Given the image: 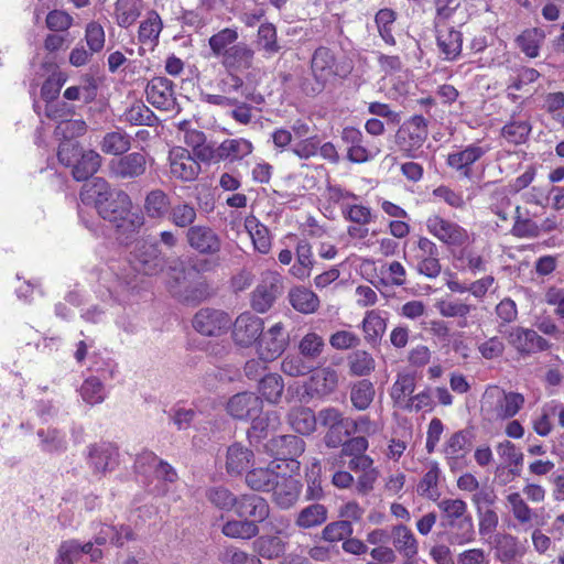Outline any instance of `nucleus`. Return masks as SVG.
Here are the masks:
<instances>
[{"mask_svg": "<svg viewBox=\"0 0 564 564\" xmlns=\"http://www.w3.org/2000/svg\"><path fill=\"white\" fill-rule=\"evenodd\" d=\"M79 197L85 205L93 204L98 215L113 224L120 234H134L144 223L141 214L131 212L130 196L122 189L112 188L102 177H93L85 183Z\"/></svg>", "mask_w": 564, "mask_h": 564, "instance_id": "obj_1", "label": "nucleus"}, {"mask_svg": "<svg viewBox=\"0 0 564 564\" xmlns=\"http://www.w3.org/2000/svg\"><path fill=\"white\" fill-rule=\"evenodd\" d=\"M184 237L187 247L195 252L187 261L189 272L203 275L216 272L221 267L223 239L213 227L200 224L191 226Z\"/></svg>", "mask_w": 564, "mask_h": 564, "instance_id": "obj_2", "label": "nucleus"}, {"mask_svg": "<svg viewBox=\"0 0 564 564\" xmlns=\"http://www.w3.org/2000/svg\"><path fill=\"white\" fill-rule=\"evenodd\" d=\"M167 290L174 300L191 307H196L215 295L212 284L206 279L186 281L184 268L171 278Z\"/></svg>", "mask_w": 564, "mask_h": 564, "instance_id": "obj_3", "label": "nucleus"}, {"mask_svg": "<svg viewBox=\"0 0 564 564\" xmlns=\"http://www.w3.org/2000/svg\"><path fill=\"white\" fill-rule=\"evenodd\" d=\"M427 134L426 119L421 115H414L398 129L395 143L403 153V156L419 159L423 153L421 148L426 141Z\"/></svg>", "mask_w": 564, "mask_h": 564, "instance_id": "obj_4", "label": "nucleus"}, {"mask_svg": "<svg viewBox=\"0 0 564 564\" xmlns=\"http://www.w3.org/2000/svg\"><path fill=\"white\" fill-rule=\"evenodd\" d=\"M305 449V442L297 435L272 436L264 445V453L275 460L290 462L288 467L293 471L299 469L300 457Z\"/></svg>", "mask_w": 564, "mask_h": 564, "instance_id": "obj_5", "label": "nucleus"}, {"mask_svg": "<svg viewBox=\"0 0 564 564\" xmlns=\"http://www.w3.org/2000/svg\"><path fill=\"white\" fill-rule=\"evenodd\" d=\"M319 425L326 429L324 444L328 448H338L345 437L350 436V417L337 408L328 406L318 411Z\"/></svg>", "mask_w": 564, "mask_h": 564, "instance_id": "obj_6", "label": "nucleus"}, {"mask_svg": "<svg viewBox=\"0 0 564 564\" xmlns=\"http://www.w3.org/2000/svg\"><path fill=\"white\" fill-rule=\"evenodd\" d=\"M192 326L202 336L218 337L231 328V317L224 310L206 306L194 314Z\"/></svg>", "mask_w": 564, "mask_h": 564, "instance_id": "obj_7", "label": "nucleus"}, {"mask_svg": "<svg viewBox=\"0 0 564 564\" xmlns=\"http://www.w3.org/2000/svg\"><path fill=\"white\" fill-rule=\"evenodd\" d=\"M283 279L278 272L265 271L251 293V307L257 313H267L283 293Z\"/></svg>", "mask_w": 564, "mask_h": 564, "instance_id": "obj_8", "label": "nucleus"}, {"mask_svg": "<svg viewBox=\"0 0 564 564\" xmlns=\"http://www.w3.org/2000/svg\"><path fill=\"white\" fill-rule=\"evenodd\" d=\"M131 263L138 272L152 276L164 270L166 257L161 251L158 242L142 240L138 242L132 252Z\"/></svg>", "mask_w": 564, "mask_h": 564, "instance_id": "obj_9", "label": "nucleus"}, {"mask_svg": "<svg viewBox=\"0 0 564 564\" xmlns=\"http://www.w3.org/2000/svg\"><path fill=\"white\" fill-rule=\"evenodd\" d=\"M231 337L234 343L241 348H249L253 345L258 346L263 329L264 322L261 317L243 312L231 321Z\"/></svg>", "mask_w": 564, "mask_h": 564, "instance_id": "obj_10", "label": "nucleus"}, {"mask_svg": "<svg viewBox=\"0 0 564 564\" xmlns=\"http://www.w3.org/2000/svg\"><path fill=\"white\" fill-rule=\"evenodd\" d=\"M339 375L333 367H324L313 372L304 384L302 400L308 402L313 399H324L333 394L338 388Z\"/></svg>", "mask_w": 564, "mask_h": 564, "instance_id": "obj_11", "label": "nucleus"}, {"mask_svg": "<svg viewBox=\"0 0 564 564\" xmlns=\"http://www.w3.org/2000/svg\"><path fill=\"white\" fill-rule=\"evenodd\" d=\"M290 344V335L282 323H276L268 330H263L258 340L257 352L263 361H273L279 358Z\"/></svg>", "mask_w": 564, "mask_h": 564, "instance_id": "obj_12", "label": "nucleus"}, {"mask_svg": "<svg viewBox=\"0 0 564 564\" xmlns=\"http://www.w3.org/2000/svg\"><path fill=\"white\" fill-rule=\"evenodd\" d=\"M145 94L147 100L156 109L173 111L177 106L174 84L166 77L156 76L149 80Z\"/></svg>", "mask_w": 564, "mask_h": 564, "instance_id": "obj_13", "label": "nucleus"}, {"mask_svg": "<svg viewBox=\"0 0 564 564\" xmlns=\"http://www.w3.org/2000/svg\"><path fill=\"white\" fill-rule=\"evenodd\" d=\"M234 511L238 518L259 525L269 518L270 506L267 499L257 494H243L238 496Z\"/></svg>", "mask_w": 564, "mask_h": 564, "instance_id": "obj_14", "label": "nucleus"}, {"mask_svg": "<svg viewBox=\"0 0 564 564\" xmlns=\"http://www.w3.org/2000/svg\"><path fill=\"white\" fill-rule=\"evenodd\" d=\"M110 173L120 180L141 177L147 171V158L141 152L123 153L109 163Z\"/></svg>", "mask_w": 564, "mask_h": 564, "instance_id": "obj_15", "label": "nucleus"}, {"mask_svg": "<svg viewBox=\"0 0 564 564\" xmlns=\"http://www.w3.org/2000/svg\"><path fill=\"white\" fill-rule=\"evenodd\" d=\"M263 400L254 392H239L234 394L227 402V413L236 420H248L261 414Z\"/></svg>", "mask_w": 564, "mask_h": 564, "instance_id": "obj_16", "label": "nucleus"}, {"mask_svg": "<svg viewBox=\"0 0 564 564\" xmlns=\"http://www.w3.org/2000/svg\"><path fill=\"white\" fill-rule=\"evenodd\" d=\"M426 227L433 236L448 246H462L468 240V234L463 227L437 215L427 218Z\"/></svg>", "mask_w": 564, "mask_h": 564, "instance_id": "obj_17", "label": "nucleus"}, {"mask_svg": "<svg viewBox=\"0 0 564 564\" xmlns=\"http://www.w3.org/2000/svg\"><path fill=\"white\" fill-rule=\"evenodd\" d=\"M340 141L347 151V160L362 164L370 161L373 155L368 149L362 132L355 127H345L340 132Z\"/></svg>", "mask_w": 564, "mask_h": 564, "instance_id": "obj_18", "label": "nucleus"}, {"mask_svg": "<svg viewBox=\"0 0 564 564\" xmlns=\"http://www.w3.org/2000/svg\"><path fill=\"white\" fill-rule=\"evenodd\" d=\"M508 341L521 355H531L550 348L549 341L535 330L523 327L513 328L508 335Z\"/></svg>", "mask_w": 564, "mask_h": 564, "instance_id": "obj_19", "label": "nucleus"}, {"mask_svg": "<svg viewBox=\"0 0 564 564\" xmlns=\"http://www.w3.org/2000/svg\"><path fill=\"white\" fill-rule=\"evenodd\" d=\"M170 159L171 173L174 177L184 182H192L199 175L200 164L187 149L180 147L174 149Z\"/></svg>", "mask_w": 564, "mask_h": 564, "instance_id": "obj_20", "label": "nucleus"}, {"mask_svg": "<svg viewBox=\"0 0 564 564\" xmlns=\"http://www.w3.org/2000/svg\"><path fill=\"white\" fill-rule=\"evenodd\" d=\"M301 489L302 484L299 479L291 475L279 474L271 489L273 501L281 509H289L297 502Z\"/></svg>", "mask_w": 564, "mask_h": 564, "instance_id": "obj_21", "label": "nucleus"}, {"mask_svg": "<svg viewBox=\"0 0 564 564\" xmlns=\"http://www.w3.org/2000/svg\"><path fill=\"white\" fill-rule=\"evenodd\" d=\"M278 421L276 412H265L251 419V425L247 430L249 445L256 451L264 453V445L269 441L271 427Z\"/></svg>", "mask_w": 564, "mask_h": 564, "instance_id": "obj_22", "label": "nucleus"}, {"mask_svg": "<svg viewBox=\"0 0 564 564\" xmlns=\"http://www.w3.org/2000/svg\"><path fill=\"white\" fill-rule=\"evenodd\" d=\"M311 70L317 73L327 80L335 77H345L349 72L340 70L334 51L327 46H318L311 58Z\"/></svg>", "mask_w": 564, "mask_h": 564, "instance_id": "obj_23", "label": "nucleus"}, {"mask_svg": "<svg viewBox=\"0 0 564 564\" xmlns=\"http://www.w3.org/2000/svg\"><path fill=\"white\" fill-rule=\"evenodd\" d=\"M118 448L110 443L94 444L89 447L88 459L95 473L105 474L118 464Z\"/></svg>", "mask_w": 564, "mask_h": 564, "instance_id": "obj_24", "label": "nucleus"}, {"mask_svg": "<svg viewBox=\"0 0 564 564\" xmlns=\"http://www.w3.org/2000/svg\"><path fill=\"white\" fill-rule=\"evenodd\" d=\"M281 531L276 534H262L254 538L252 542V550L258 555L265 560H278L284 556L286 552V542L280 536Z\"/></svg>", "mask_w": 564, "mask_h": 564, "instance_id": "obj_25", "label": "nucleus"}, {"mask_svg": "<svg viewBox=\"0 0 564 564\" xmlns=\"http://www.w3.org/2000/svg\"><path fill=\"white\" fill-rule=\"evenodd\" d=\"M254 51L245 42H237L221 57V65L227 70L240 72L252 67Z\"/></svg>", "mask_w": 564, "mask_h": 564, "instance_id": "obj_26", "label": "nucleus"}, {"mask_svg": "<svg viewBox=\"0 0 564 564\" xmlns=\"http://www.w3.org/2000/svg\"><path fill=\"white\" fill-rule=\"evenodd\" d=\"M436 43L445 59L455 61L462 53L463 34L453 26L436 29Z\"/></svg>", "mask_w": 564, "mask_h": 564, "instance_id": "obj_27", "label": "nucleus"}, {"mask_svg": "<svg viewBox=\"0 0 564 564\" xmlns=\"http://www.w3.org/2000/svg\"><path fill=\"white\" fill-rule=\"evenodd\" d=\"M253 460V452L241 443H234L227 448L226 470L231 476L241 475Z\"/></svg>", "mask_w": 564, "mask_h": 564, "instance_id": "obj_28", "label": "nucleus"}, {"mask_svg": "<svg viewBox=\"0 0 564 564\" xmlns=\"http://www.w3.org/2000/svg\"><path fill=\"white\" fill-rule=\"evenodd\" d=\"M288 422L291 427L301 435H310L319 423L318 413L305 406H294L288 413Z\"/></svg>", "mask_w": 564, "mask_h": 564, "instance_id": "obj_29", "label": "nucleus"}, {"mask_svg": "<svg viewBox=\"0 0 564 564\" xmlns=\"http://www.w3.org/2000/svg\"><path fill=\"white\" fill-rule=\"evenodd\" d=\"M101 156L94 150H84L75 164L70 166L72 176L77 182H90V177L99 170Z\"/></svg>", "mask_w": 564, "mask_h": 564, "instance_id": "obj_30", "label": "nucleus"}, {"mask_svg": "<svg viewBox=\"0 0 564 564\" xmlns=\"http://www.w3.org/2000/svg\"><path fill=\"white\" fill-rule=\"evenodd\" d=\"M328 519V509L322 503L314 502L304 507L295 517L294 523L299 529L308 530L324 524Z\"/></svg>", "mask_w": 564, "mask_h": 564, "instance_id": "obj_31", "label": "nucleus"}, {"mask_svg": "<svg viewBox=\"0 0 564 564\" xmlns=\"http://www.w3.org/2000/svg\"><path fill=\"white\" fill-rule=\"evenodd\" d=\"M171 206L170 196L160 188L149 192L144 199V213L151 219L166 218Z\"/></svg>", "mask_w": 564, "mask_h": 564, "instance_id": "obj_32", "label": "nucleus"}, {"mask_svg": "<svg viewBox=\"0 0 564 564\" xmlns=\"http://www.w3.org/2000/svg\"><path fill=\"white\" fill-rule=\"evenodd\" d=\"M485 154V150L477 145H468L465 150L452 153L447 158L451 167L462 171L466 177L471 176L470 166Z\"/></svg>", "mask_w": 564, "mask_h": 564, "instance_id": "obj_33", "label": "nucleus"}, {"mask_svg": "<svg viewBox=\"0 0 564 564\" xmlns=\"http://www.w3.org/2000/svg\"><path fill=\"white\" fill-rule=\"evenodd\" d=\"M258 391L271 404H279L283 397L284 380L279 373H267L259 378Z\"/></svg>", "mask_w": 564, "mask_h": 564, "instance_id": "obj_34", "label": "nucleus"}, {"mask_svg": "<svg viewBox=\"0 0 564 564\" xmlns=\"http://www.w3.org/2000/svg\"><path fill=\"white\" fill-rule=\"evenodd\" d=\"M253 150L252 143L247 139H226L218 145V161H238L249 155Z\"/></svg>", "mask_w": 564, "mask_h": 564, "instance_id": "obj_35", "label": "nucleus"}, {"mask_svg": "<svg viewBox=\"0 0 564 564\" xmlns=\"http://www.w3.org/2000/svg\"><path fill=\"white\" fill-rule=\"evenodd\" d=\"M292 307L302 314H312L319 306L318 296L305 286H295L289 292Z\"/></svg>", "mask_w": 564, "mask_h": 564, "instance_id": "obj_36", "label": "nucleus"}, {"mask_svg": "<svg viewBox=\"0 0 564 564\" xmlns=\"http://www.w3.org/2000/svg\"><path fill=\"white\" fill-rule=\"evenodd\" d=\"M393 545L395 550L406 560L416 556L419 546L417 541L412 531L404 524H398L392 529Z\"/></svg>", "mask_w": 564, "mask_h": 564, "instance_id": "obj_37", "label": "nucleus"}, {"mask_svg": "<svg viewBox=\"0 0 564 564\" xmlns=\"http://www.w3.org/2000/svg\"><path fill=\"white\" fill-rule=\"evenodd\" d=\"M132 138L123 130L107 132L101 142L100 149L105 154L120 156L131 148Z\"/></svg>", "mask_w": 564, "mask_h": 564, "instance_id": "obj_38", "label": "nucleus"}, {"mask_svg": "<svg viewBox=\"0 0 564 564\" xmlns=\"http://www.w3.org/2000/svg\"><path fill=\"white\" fill-rule=\"evenodd\" d=\"M260 528L254 521L243 519L228 520L223 524L221 533L230 539L251 540L258 536Z\"/></svg>", "mask_w": 564, "mask_h": 564, "instance_id": "obj_39", "label": "nucleus"}, {"mask_svg": "<svg viewBox=\"0 0 564 564\" xmlns=\"http://www.w3.org/2000/svg\"><path fill=\"white\" fill-rule=\"evenodd\" d=\"M278 471L272 467L253 468L246 475V484L254 491H271L275 479L279 478Z\"/></svg>", "mask_w": 564, "mask_h": 564, "instance_id": "obj_40", "label": "nucleus"}, {"mask_svg": "<svg viewBox=\"0 0 564 564\" xmlns=\"http://www.w3.org/2000/svg\"><path fill=\"white\" fill-rule=\"evenodd\" d=\"M387 328V323L383 317L377 311H370L366 314L362 322V329L365 333V339L372 347L380 344L382 335Z\"/></svg>", "mask_w": 564, "mask_h": 564, "instance_id": "obj_41", "label": "nucleus"}, {"mask_svg": "<svg viewBox=\"0 0 564 564\" xmlns=\"http://www.w3.org/2000/svg\"><path fill=\"white\" fill-rule=\"evenodd\" d=\"M197 210L191 203L180 202L172 204L166 219L177 228H189L196 226Z\"/></svg>", "mask_w": 564, "mask_h": 564, "instance_id": "obj_42", "label": "nucleus"}, {"mask_svg": "<svg viewBox=\"0 0 564 564\" xmlns=\"http://www.w3.org/2000/svg\"><path fill=\"white\" fill-rule=\"evenodd\" d=\"M239 37L237 29L224 28L208 40L209 48L215 57H223Z\"/></svg>", "mask_w": 564, "mask_h": 564, "instance_id": "obj_43", "label": "nucleus"}, {"mask_svg": "<svg viewBox=\"0 0 564 564\" xmlns=\"http://www.w3.org/2000/svg\"><path fill=\"white\" fill-rule=\"evenodd\" d=\"M545 39V33L539 28H532L524 30L520 35L516 37L518 47L528 57L534 58L539 56L540 45Z\"/></svg>", "mask_w": 564, "mask_h": 564, "instance_id": "obj_44", "label": "nucleus"}, {"mask_svg": "<svg viewBox=\"0 0 564 564\" xmlns=\"http://www.w3.org/2000/svg\"><path fill=\"white\" fill-rule=\"evenodd\" d=\"M316 365L305 358L302 354L286 355L281 362V370L290 377H303L316 369Z\"/></svg>", "mask_w": 564, "mask_h": 564, "instance_id": "obj_45", "label": "nucleus"}, {"mask_svg": "<svg viewBox=\"0 0 564 564\" xmlns=\"http://www.w3.org/2000/svg\"><path fill=\"white\" fill-rule=\"evenodd\" d=\"M441 469L436 462L431 464L430 469L423 475L417 484L416 491L421 497L429 498L433 501L438 500L441 492L438 490Z\"/></svg>", "mask_w": 564, "mask_h": 564, "instance_id": "obj_46", "label": "nucleus"}, {"mask_svg": "<svg viewBox=\"0 0 564 564\" xmlns=\"http://www.w3.org/2000/svg\"><path fill=\"white\" fill-rule=\"evenodd\" d=\"M475 430L473 426L455 432L447 441L445 453L447 455H457L463 452L462 457L471 451Z\"/></svg>", "mask_w": 564, "mask_h": 564, "instance_id": "obj_47", "label": "nucleus"}, {"mask_svg": "<svg viewBox=\"0 0 564 564\" xmlns=\"http://www.w3.org/2000/svg\"><path fill=\"white\" fill-rule=\"evenodd\" d=\"M297 348L300 354L317 366L325 348V341L318 334L310 332L301 338Z\"/></svg>", "mask_w": 564, "mask_h": 564, "instance_id": "obj_48", "label": "nucleus"}, {"mask_svg": "<svg viewBox=\"0 0 564 564\" xmlns=\"http://www.w3.org/2000/svg\"><path fill=\"white\" fill-rule=\"evenodd\" d=\"M124 120L132 126L153 127L158 123L159 118L143 102H134L124 112Z\"/></svg>", "mask_w": 564, "mask_h": 564, "instance_id": "obj_49", "label": "nucleus"}, {"mask_svg": "<svg viewBox=\"0 0 564 564\" xmlns=\"http://www.w3.org/2000/svg\"><path fill=\"white\" fill-rule=\"evenodd\" d=\"M352 532L351 521L337 520L326 524L317 538L328 543H337L344 542L346 538L351 536Z\"/></svg>", "mask_w": 564, "mask_h": 564, "instance_id": "obj_50", "label": "nucleus"}, {"mask_svg": "<svg viewBox=\"0 0 564 564\" xmlns=\"http://www.w3.org/2000/svg\"><path fill=\"white\" fill-rule=\"evenodd\" d=\"M257 44L269 55L278 54L282 46L278 42L276 28L270 22L262 23L257 33Z\"/></svg>", "mask_w": 564, "mask_h": 564, "instance_id": "obj_51", "label": "nucleus"}, {"mask_svg": "<svg viewBox=\"0 0 564 564\" xmlns=\"http://www.w3.org/2000/svg\"><path fill=\"white\" fill-rule=\"evenodd\" d=\"M162 28L163 23L159 13L154 10L150 11L147 19L139 26V41L143 44L156 43Z\"/></svg>", "mask_w": 564, "mask_h": 564, "instance_id": "obj_52", "label": "nucleus"}, {"mask_svg": "<svg viewBox=\"0 0 564 564\" xmlns=\"http://www.w3.org/2000/svg\"><path fill=\"white\" fill-rule=\"evenodd\" d=\"M305 500L318 502L325 498V491L322 486V468L319 464L312 465L305 475Z\"/></svg>", "mask_w": 564, "mask_h": 564, "instance_id": "obj_53", "label": "nucleus"}, {"mask_svg": "<svg viewBox=\"0 0 564 564\" xmlns=\"http://www.w3.org/2000/svg\"><path fill=\"white\" fill-rule=\"evenodd\" d=\"M456 530L447 533V541L452 545H463L475 540L474 522L470 516L455 522Z\"/></svg>", "mask_w": 564, "mask_h": 564, "instance_id": "obj_54", "label": "nucleus"}, {"mask_svg": "<svg viewBox=\"0 0 564 564\" xmlns=\"http://www.w3.org/2000/svg\"><path fill=\"white\" fill-rule=\"evenodd\" d=\"M348 366L351 375L364 377L375 370L376 361L366 350H356L348 356Z\"/></svg>", "mask_w": 564, "mask_h": 564, "instance_id": "obj_55", "label": "nucleus"}, {"mask_svg": "<svg viewBox=\"0 0 564 564\" xmlns=\"http://www.w3.org/2000/svg\"><path fill=\"white\" fill-rule=\"evenodd\" d=\"M206 498L216 508L230 511L234 510L238 496L224 486H216L206 490Z\"/></svg>", "mask_w": 564, "mask_h": 564, "instance_id": "obj_56", "label": "nucleus"}, {"mask_svg": "<svg viewBox=\"0 0 564 564\" xmlns=\"http://www.w3.org/2000/svg\"><path fill=\"white\" fill-rule=\"evenodd\" d=\"M397 20V13L390 8L380 9L375 17V22L378 28L379 34L382 40L390 45L395 44L394 36L392 34V25Z\"/></svg>", "mask_w": 564, "mask_h": 564, "instance_id": "obj_57", "label": "nucleus"}, {"mask_svg": "<svg viewBox=\"0 0 564 564\" xmlns=\"http://www.w3.org/2000/svg\"><path fill=\"white\" fill-rule=\"evenodd\" d=\"M87 131V124L82 119H63L58 122L54 130L57 138L63 139V142L74 141V139L84 135Z\"/></svg>", "mask_w": 564, "mask_h": 564, "instance_id": "obj_58", "label": "nucleus"}, {"mask_svg": "<svg viewBox=\"0 0 564 564\" xmlns=\"http://www.w3.org/2000/svg\"><path fill=\"white\" fill-rule=\"evenodd\" d=\"M97 84L94 77H88L83 86H70L65 89L63 97L66 100H83L85 105L96 99Z\"/></svg>", "mask_w": 564, "mask_h": 564, "instance_id": "obj_59", "label": "nucleus"}, {"mask_svg": "<svg viewBox=\"0 0 564 564\" xmlns=\"http://www.w3.org/2000/svg\"><path fill=\"white\" fill-rule=\"evenodd\" d=\"M373 397V384L367 379H362L356 383L350 392L351 403L358 410H366L372 402Z\"/></svg>", "mask_w": 564, "mask_h": 564, "instance_id": "obj_60", "label": "nucleus"}, {"mask_svg": "<svg viewBox=\"0 0 564 564\" xmlns=\"http://www.w3.org/2000/svg\"><path fill=\"white\" fill-rule=\"evenodd\" d=\"M437 506L448 520L446 524L442 523L443 527H454L455 522H457L456 520L466 517L467 505L462 499H443Z\"/></svg>", "mask_w": 564, "mask_h": 564, "instance_id": "obj_61", "label": "nucleus"}, {"mask_svg": "<svg viewBox=\"0 0 564 564\" xmlns=\"http://www.w3.org/2000/svg\"><path fill=\"white\" fill-rule=\"evenodd\" d=\"M520 206L516 208L514 224L511 234L518 238H536L541 229L539 225L530 218H522Z\"/></svg>", "mask_w": 564, "mask_h": 564, "instance_id": "obj_62", "label": "nucleus"}, {"mask_svg": "<svg viewBox=\"0 0 564 564\" xmlns=\"http://www.w3.org/2000/svg\"><path fill=\"white\" fill-rule=\"evenodd\" d=\"M502 135L514 144L524 143L531 132V124L528 121H512L503 126Z\"/></svg>", "mask_w": 564, "mask_h": 564, "instance_id": "obj_63", "label": "nucleus"}, {"mask_svg": "<svg viewBox=\"0 0 564 564\" xmlns=\"http://www.w3.org/2000/svg\"><path fill=\"white\" fill-rule=\"evenodd\" d=\"M80 395L89 404H97L105 398L104 384L97 377H89L80 387Z\"/></svg>", "mask_w": 564, "mask_h": 564, "instance_id": "obj_64", "label": "nucleus"}]
</instances>
